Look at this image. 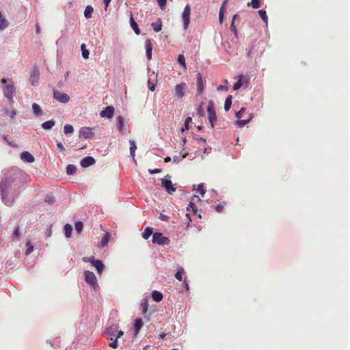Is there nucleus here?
I'll list each match as a JSON object with an SVG mask.
<instances>
[{"instance_id":"nucleus-23","label":"nucleus","mask_w":350,"mask_h":350,"mask_svg":"<svg viewBox=\"0 0 350 350\" xmlns=\"http://www.w3.org/2000/svg\"><path fill=\"white\" fill-rule=\"evenodd\" d=\"M129 144H130V153H131V156L134 159L135 156V150L137 149L136 143H135V142L134 140L131 139V140H129Z\"/></svg>"},{"instance_id":"nucleus-47","label":"nucleus","mask_w":350,"mask_h":350,"mask_svg":"<svg viewBox=\"0 0 350 350\" xmlns=\"http://www.w3.org/2000/svg\"><path fill=\"white\" fill-rule=\"evenodd\" d=\"M96 260L94 257H83V261L85 262H90L93 265V261Z\"/></svg>"},{"instance_id":"nucleus-22","label":"nucleus","mask_w":350,"mask_h":350,"mask_svg":"<svg viewBox=\"0 0 350 350\" xmlns=\"http://www.w3.org/2000/svg\"><path fill=\"white\" fill-rule=\"evenodd\" d=\"M55 124V122L53 120H48L44 122H43L41 124V127L44 130H50L51 129Z\"/></svg>"},{"instance_id":"nucleus-35","label":"nucleus","mask_w":350,"mask_h":350,"mask_svg":"<svg viewBox=\"0 0 350 350\" xmlns=\"http://www.w3.org/2000/svg\"><path fill=\"white\" fill-rule=\"evenodd\" d=\"M77 167L75 165L70 164L66 167V173L68 175H73L76 173Z\"/></svg>"},{"instance_id":"nucleus-43","label":"nucleus","mask_w":350,"mask_h":350,"mask_svg":"<svg viewBox=\"0 0 350 350\" xmlns=\"http://www.w3.org/2000/svg\"><path fill=\"white\" fill-rule=\"evenodd\" d=\"M241 88V75L237 76V81L233 86V90H238Z\"/></svg>"},{"instance_id":"nucleus-39","label":"nucleus","mask_w":350,"mask_h":350,"mask_svg":"<svg viewBox=\"0 0 350 350\" xmlns=\"http://www.w3.org/2000/svg\"><path fill=\"white\" fill-rule=\"evenodd\" d=\"M184 272V270L183 268H180L177 271V272L175 273V278L176 280L179 281H183V273Z\"/></svg>"},{"instance_id":"nucleus-1","label":"nucleus","mask_w":350,"mask_h":350,"mask_svg":"<svg viewBox=\"0 0 350 350\" xmlns=\"http://www.w3.org/2000/svg\"><path fill=\"white\" fill-rule=\"evenodd\" d=\"M23 187L21 174L15 170H8L0 179V195L2 202L12 206Z\"/></svg>"},{"instance_id":"nucleus-57","label":"nucleus","mask_w":350,"mask_h":350,"mask_svg":"<svg viewBox=\"0 0 350 350\" xmlns=\"http://www.w3.org/2000/svg\"><path fill=\"white\" fill-rule=\"evenodd\" d=\"M159 219L162 221H167V219H168V217L163 214H161L159 216Z\"/></svg>"},{"instance_id":"nucleus-52","label":"nucleus","mask_w":350,"mask_h":350,"mask_svg":"<svg viewBox=\"0 0 350 350\" xmlns=\"http://www.w3.org/2000/svg\"><path fill=\"white\" fill-rule=\"evenodd\" d=\"M13 235L15 236L16 237H20L21 233H20V230H19L18 227L15 228V230L14 231V233H13Z\"/></svg>"},{"instance_id":"nucleus-37","label":"nucleus","mask_w":350,"mask_h":350,"mask_svg":"<svg viewBox=\"0 0 350 350\" xmlns=\"http://www.w3.org/2000/svg\"><path fill=\"white\" fill-rule=\"evenodd\" d=\"M64 131L66 135L71 134L74 132V128L70 124H66L64 127Z\"/></svg>"},{"instance_id":"nucleus-4","label":"nucleus","mask_w":350,"mask_h":350,"mask_svg":"<svg viewBox=\"0 0 350 350\" xmlns=\"http://www.w3.org/2000/svg\"><path fill=\"white\" fill-rule=\"evenodd\" d=\"M207 111L208 115V120L212 128L214 127V124L217 121V116L214 108V103L213 100H209L207 106Z\"/></svg>"},{"instance_id":"nucleus-19","label":"nucleus","mask_w":350,"mask_h":350,"mask_svg":"<svg viewBox=\"0 0 350 350\" xmlns=\"http://www.w3.org/2000/svg\"><path fill=\"white\" fill-rule=\"evenodd\" d=\"M93 266L96 268L98 274H101L105 269L104 264L100 260H94Z\"/></svg>"},{"instance_id":"nucleus-20","label":"nucleus","mask_w":350,"mask_h":350,"mask_svg":"<svg viewBox=\"0 0 350 350\" xmlns=\"http://www.w3.org/2000/svg\"><path fill=\"white\" fill-rule=\"evenodd\" d=\"M117 129L122 133H124V119L121 116L116 118Z\"/></svg>"},{"instance_id":"nucleus-54","label":"nucleus","mask_w":350,"mask_h":350,"mask_svg":"<svg viewBox=\"0 0 350 350\" xmlns=\"http://www.w3.org/2000/svg\"><path fill=\"white\" fill-rule=\"evenodd\" d=\"M1 137H2L3 139L5 142H6L7 143H8V144H9V145H10V146H15L14 144H13L12 143L8 141V136H6V135H2Z\"/></svg>"},{"instance_id":"nucleus-61","label":"nucleus","mask_w":350,"mask_h":350,"mask_svg":"<svg viewBox=\"0 0 350 350\" xmlns=\"http://www.w3.org/2000/svg\"><path fill=\"white\" fill-rule=\"evenodd\" d=\"M51 233H52L51 229V228H48L46 232V237H50L51 235Z\"/></svg>"},{"instance_id":"nucleus-7","label":"nucleus","mask_w":350,"mask_h":350,"mask_svg":"<svg viewBox=\"0 0 350 350\" xmlns=\"http://www.w3.org/2000/svg\"><path fill=\"white\" fill-rule=\"evenodd\" d=\"M53 96L58 102L64 104L68 103L70 100V96L66 93L57 90H53Z\"/></svg>"},{"instance_id":"nucleus-64","label":"nucleus","mask_w":350,"mask_h":350,"mask_svg":"<svg viewBox=\"0 0 350 350\" xmlns=\"http://www.w3.org/2000/svg\"><path fill=\"white\" fill-rule=\"evenodd\" d=\"M183 285H184L185 288L187 291H188L189 289V284L185 281H184Z\"/></svg>"},{"instance_id":"nucleus-11","label":"nucleus","mask_w":350,"mask_h":350,"mask_svg":"<svg viewBox=\"0 0 350 350\" xmlns=\"http://www.w3.org/2000/svg\"><path fill=\"white\" fill-rule=\"evenodd\" d=\"M40 76V70L38 66H34L30 74L29 81L32 85H36L38 81Z\"/></svg>"},{"instance_id":"nucleus-13","label":"nucleus","mask_w":350,"mask_h":350,"mask_svg":"<svg viewBox=\"0 0 350 350\" xmlns=\"http://www.w3.org/2000/svg\"><path fill=\"white\" fill-rule=\"evenodd\" d=\"M114 114V108L112 106H107L100 113L102 118H111Z\"/></svg>"},{"instance_id":"nucleus-51","label":"nucleus","mask_w":350,"mask_h":350,"mask_svg":"<svg viewBox=\"0 0 350 350\" xmlns=\"http://www.w3.org/2000/svg\"><path fill=\"white\" fill-rule=\"evenodd\" d=\"M228 88L226 85H220L217 87L218 91H227Z\"/></svg>"},{"instance_id":"nucleus-26","label":"nucleus","mask_w":350,"mask_h":350,"mask_svg":"<svg viewBox=\"0 0 350 350\" xmlns=\"http://www.w3.org/2000/svg\"><path fill=\"white\" fill-rule=\"evenodd\" d=\"M32 111H33V113L36 116H40L42 115V111L41 109V107L37 103H33L32 105Z\"/></svg>"},{"instance_id":"nucleus-2","label":"nucleus","mask_w":350,"mask_h":350,"mask_svg":"<svg viewBox=\"0 0 350 350\" xmlns=\"http://www.w3.org/2000/svg\"><path fill=\"white\" fill-rule=\"evenodd\" d=\"M118 327L117 325H113L109 327L105 332V336L108 340H111V342L109 344V347L113 349H116L118 347V339L123 336L124 332L122 330L118 331Z\"/></svg>"},{"instance_id":"nucleus-41","label":"nucleus","mask_w":350,"mask_h":350,"mask_svg":"<svg viewBox=\"0 0 350 350\" xmlns=\"http://www.w3.org/2000/svg\"><path fill=\"white\" fill-rule=\"evenodd\" d=\"M26 245L27 247V249L26 250L25 255L29 256L33 252V246L31 244V242L29 241H28L26 243Z\"/></svg>"},{"instance_id":"nucleus-38","label":"nucleus","mask_w":350,"mask_h":350,"mask_svg":"<svg viewBox=\"0 0 350 350\" xmlns=\"http://www.w3.org/2000/svg\"><path fill=\"white\" fill-rule=\"evenodd\" d=\"M192 118L191 117H187L185 121V125L184 127L182 128L181 131L182 132H184L185 131L189 130V124L190 122H191Z\"/></svg>"},{"instance_id":"nucleus-9","label":"nucleus","mask_w":350,"mask_h":350,"mask_svg":"<svg viewBox=\"0 0 350 350\" xmlns=\"http://www.w3.org/2000/svg\"><path fill=\"white\" fill-rule=\"evenodd\" d=\"M94 133L92 131V129L89 127H83L79 131V138L91 139L94 137Z\"/></svg>"},{"instance_id":"nucleus-49","label":"nucleus","mask_w":350,"mask_h":350,"mask_svg":"<svg viewBox=\"0 0 350 350\" xmlns=\"http://www.w3.org/2000/svg\"><path fill=\"white\" fill-rule=\"evenodd\" d=\"M224 206L221 204H217L216 206H215V211L217 212V213H221L224 208Z\"/></svg>"},{"instance_id":"nucleus-12","label":"nucleus","mask_w":350,"mask_h":350,"mask_svg":"<svg viewBox=\"0 0 350 350\" xmlns=\"http://www.w3.org/2000/svg\"><path fill=\"white\" fill-rule=\"evenodd\" d=\"M185 89L186 84L185 83L177 84L175 86V96L178 98H183L185 95Z\"/></svg>"},{"instance_id":"nucleus-44","label":"nucleus","mask_w":350,"mask_h":350,"mask_svg":"<svg viewBox=\"0 0 350 350\" xmlns=\"http://www.w3.org/2000/svg\"><path fill=\"white\" fill-rule=\"evenodd\" d=\"M178 62L185 68L186 67L185 59L183 55L180 54L178 55Z\"/></svg>"},{"instance_id":"nucleus-24","label":"nucleus","mask_w":350,"mask_h":350,"mask_svg":"<svg viewBox=\"0 0 350 350\" xmlns=\"http://www.w3.org/2000/svg\"><path fill=\"white\" fill-rule=\"evenodd\" d=\"M140 308L144 314L147 312L148 308V302L147 299L144 298L142 300L140 304Z\"/></svg>"},{"instance_id":"nucleus-48","label":"nucleus","mask_w":350,"mask_h":350,"mask_svg":"<svg viewBox=\"0 0 350 350\" xmlns=\"http://www.w3.org/2000/svg\"><path fill=\"white\" fill-rule=\"evenodd\" d=\"M157 3L160 8L163 9L167 3V0H157Z\"/></svg>"},{"instance_id":"nucleus-36","label":"nucleus","mask_w":350,"mask_h":350,"mask_svg":"<svg viewBox=\"0 0 350 350\" xmlns=\"http://www.w3.org/2000/svg\"><path fill=\"white\" fill-rule=\"evenodd\" d=\"M81 49L82 51V56L84 59H88L89 57V51L86 49V46L85 44H82L81 45Z\"/></svg>"},{"instance_id":"nucleus-28","label":"nucleus","mask_w":350,"mask_h":350,"mask_svg":"<svg viewBox=\"0 0 350 350\" xmlns=\"http://www.w3.org/2000/svg\"><path fill=\"white\" fill-rule=\"evenodd\" d=\"M142 326H143L142 319L141 318H137L135 320V324H134V327H135V334H138V332H139V330H140V329L142 328Z\"/></svg>"},{"instance_id":"nucleus-31","label":"nucleus","mask_w":350,"mask_h":350,"mask_svg":"<svg viewBox=\"0 0 350 350\" xmlns=\"http://www.w3.org/2000/svg\"><path fill=\"white\" fill-rule=\"evenodd\" d=\"M94 11L93 8L91 5H88L85 8L84 16L86 18H90L92 17V12Z\"/></svg>"},{"instance_id":"nucleus-30","label":"nucleus","mask_w":350,"mask_h":350,"mask_svg":"<svg viewBox=\"0 0 350 350\" xmlns=\"http://www.w3.org/2000/svg\"><path fill=\"white\" fill-rule=\"evenodd\" d=\"M152 234H153L152 228L150 227H146L142 233V237L146 240L151 236Z\"/></svg>"},{"instance_id":"nucleus-58","label":"nucleus","mask_w":350,"mask_h":350,"mask_svg":"<svg viewBox=\"0 0 350 350\" xmlns=\"http://www.w3.org/2000/svg\"><path fill=\"white\" fill-rule=\"evenodd\" d=\"M198 113L200 116H203V109L200 106L198 109Z\"/></svg>"},{"instance_id":"nucleus-14","label":"nucleus","mask_w":350,"mask_h":350,"mask_svg":"<svg viewBox=\"0 0 350 350\" xmlns=\"http://www.w3.org/2000/svg\"><path fill=\"white\" fill-rule=\"evenodd\" d=\"M80 163L83 167H88L92 165L95 163V159L92 157L88 156V157H84L81 161Z\"/></svg>"},{"instance_id":"nucleus-15","label":"nucleus","mask_w":350,"mask_h":350,"mask_svg":"<svg viewBox=\"0 0 350 350\" xmlns=\"http://www.w3.org/2000/svg\"><path fill=\"white\" fill-rule=\"evenodd\" d=\"M21 159L24 162L29 163H33L35 160L33 156L27 151H24V152H21Z\"/></svg>"},{"instance_id":"nucleus-32","label":"nucleus","mask_w":350,"mask_h":350,"mask_svg":"<svg viewBox=\"0 0 350 350\" xmlns=\"http://www.w3.org/2000/svg\"><path fill=\"white\" fill-rule=\"evenodd\" d=\"M64 234L66 238L70 237L72 232V227L70 224H66L64 227Z\"/></svg>"},{"instance_id":"nucleus-42","label":"nucleus","mask_w":350,"mask_h":350,"mask_svg":"<svg viewBox=\"0 0 350 350\" xmlns=\"http://www.w3.org/2000/svg\"><path fill=\"white\" fill-rule=\"evenodd\" d=\"M75 227L76 231L78 233H80L83 230V224L81 221H77L75 223Z\"/></svg>"},{"instance_id":"nucleus-10","label":"nucleus","mask_w":350,"mask_h":350,"mask_svg":"<svg viewBox=\"0 0 350 350\" xmlns=\"http://www.w3.org/2000/svg\"><path fill=\"white\" fill-rule=\"evenodd\" d=\"M161 185L169 194H172L176 191V188L174 187L172 182L166 178L161 179Z\"/></svg>"},{"instance_id":"nucleus-3","label":"nucleus","mask_w":350,"mask_h":350,"mask_svg":"<svg viewBox=\"0 0 350 350\" xmlns=\"http://www.w3.org/2000/svg\"><path fill=\"white\" fill-rule=\"evenodd\" d=\"M1 88L3 95L9 101L13 102L14 94L16 92V86L14 81L10 78H3L1 79Z\"/></svg>"},{"instance_id":"nucleus-60","label":"nucleus","mask_w":350,"mask_h":350,"mask_svg":"<svg viewBox=\"0 0 350 350\" xmlns=\"http://www.w3.org/2000/svg\"><path fill=\"white\" fill-rule=\"evenodd\" d=\"M111 1V0H103V3H104V4L105 5V9L107 8V7H108L109 4L110 3Z\"/></svg>"},{"instance_id":"nucleus-62","label":"nucleus","mask_w":350,"mask_h":350,"mask_svg":"<svg viewBox=\"0 0 350 350\" xmlns=\"http://www.w3.org/2000/svg\"><path fill=\"white\" fill-rule=\"evenodd\" d=\"M179 161V157L178 156H174L173 157V161L174 163H178Z\"/></svg>"},{"instance_id":"nucleus-27","label":"nucleus","mask_w":350,"mask_h":350,"mask_svg":"<svg viewBox=\"0 0 350 350\" xmlns=\"http://www.w3.org/2000/svg\"><path fill=\"white\" fill-rule=\"evenodd\" d=\"M151 26L154 31L159 32L162 29V22L160 19H158L157 21L152 23Z\"/></svg>"},{"instance_id":"nucleus-63","label":"nucleus","mask_w":350,"mask_h":350,"mask_svg":"<svg viewBox=\"0 0 350 350\" xmlns=\"http://www.w3.org/2000/svg\"><path fill=\"white\" fill-rule=\"evenodd\" d=\"M36 33L38 34L40 31V28L39 25L36 24Z\"/></svg>"},{"instance_id":"nucleus-40","label":"nucleus","mask_w":350,"mask_h":350,"mask_svg":"<svg viewBox=\"0 0 350 350\" xmlns=\"http://www.w3.org/2000/svg\"><path fill=\"white\" fill-rule=\"evenodd\" d=\"M44 202L49 204H51L55 202V198L53 195L48 194L44 198Z\"/></svg>"},{"instance_id":"nucleus-6","label":"nucleus","mask_w":350,"mask_h":350,"mask_svg":"<svg viewBox=\"0 0 350 350\" xmlns=\"http://www.w3.org/2000/svg\"><path fill=\"white\" fill-rule=\"evenodd\" d=\"M84 277L86 283L92 286L94 288H96V287L98 286L97 279L92 271H85Z\"/></svg>"},{"instance_id":"nucleus-46","label":"nucleus","mask_w":350,"mask_h":350,"mask_svg":"<svg viewBox=\"0 0 350 350\" xmlns=\"http://www.w3.org/2000/svg\"><path fill=\"white\" fill-rule=\"evenodd\" d=\"M197 191L201 194L202 196H203L205 194L206 191L204 189L203 184L198 185Z\"/></svg>"},{"instance_id":"nucleus-34","label":"nucleus","mask_w":350,"mask_h":350,"mask_svg":"<svg viewBox=\"0 0 350 350\" xmlns=\"http://www.w3.org/2000/svg\"><path fill=\"white\" fill-rule=\"evenodd\" d=\"M232 96H228L226 98L225 103H224V109L225 111H228L230 109V107L232 105Z\"/></svg>"},{"instance_id":"nucleus-5","label":"nucleus","mask_w":350,"mask_h":350,"mask_svg":"<svg viewBox=\"0 0 350 350\" xmlns=\"http://www.w3.org/2000/svg\"><path fill=\"white\" fill-rule=\"evenodd\" d=\"M170 239L164 237L161 232H154L152 234V243L159 245H167L170 243Z\"/></svg>"},{"instance_id":"nucleus-21","label":"nucleus","mask_w":350,"mask_h":350,"mask_svg":"<svg viewBox=\"0 0 350 350\" xmlns=\"http://www.w3.org/2000/svg\"><path fill=\"white\" fill-rule=\"evenodd\" d=\"M239 17L237 14H235L233 17L232 22L231 23V25L230 27V30L233 32L234 36L237 39H238V29L235 24V21L237 18Z\"/></svg>"},{"instance_id":"nucleus-45","label":"nucleus","mask_w":350,"mask_h":350,"mask_svg":"<svg viewBox=\"0 0 350 350\" xmlns=\"http://www.w3.org/2000/svg\"><path fill=\"white\" fill-rule=\"evenodd\" d=\"M236 118L237 120L235 124L238 127H241V110L236 112Z\"/></svg>"},{"instance_id":"nucleus-59","label":"nucleus","mask_w":350,"mask_h":350,"mask_svg":"<svg viewBox=\"0 0 350 350\" xmlns=\"http://www.w3.org/2000/svg\"><path fill=\"white\" fill-rule=\"evenodd\" d=\"M223 18H224V14H223V12H222V10L221 9L220 11H219V21H220V23H222Z\"/></svg>"},{"instance_id":"nucleus-25","label":"nucleus","mask_w":350,"mask_h":350,"mask_svg":"<svg viewBox=\"0 0 350 350\" xmlns=\"http://www.w3.org/2000/svg\"><path fill=\"white\" fill-rule=\"evenodd\" d=\"M152 299L157 301V302H159L162 300L163 299V295L161 292L159 291H153L152 292Z\"/></svg>"},{"instance_id":"nucleus-53","label":"nucleus","mask_w":350,"mask_h":350,"mask_svg":"<svg viewBox=\"0 0 350 350\" xmlns=\"http://www.w3.org/2000/svg\"><path fill=\"white\" fill-rule=\"evenodd\" d=\"M148 172L151 174H154L159 173L161 172V170L158 169V168H156V169H154V170H149Z\"/></svg>"},{"instance_id":"nucleus-29","label":"nucleus","mask_w":350,"mask_h":350,"mask_svg":"<svg viewBox=\"0 0 350 350\" xmlns=\"http://www.w3.org/2000/svg\"><path fill=\"white\" fill-rule=\"evenodd\" d=\"M130 22H131V26L132 29H133V31H135V33L136 34L139 35L140 33V30L138 27L137 23L133 19V16H131L130 18Z\"/></svg>"},{"instance_id":"nucleus-17","label":"nucleus","mask_w":350,"mask_h":350,"mask_svg":"<svg viewBox=\"0 0 350 350\" xmlns=\"http://www.w3.org/2000/svg\"><path fill=\"white\" fill-rule=\"evenodd\" d=\"M157 81V76L154 75V73L153 72L152 75L149 76V80L148 82V89L153 92L155 90V81Z\"/></svg>"},{"instance_id":"nucleus-55","label":"nucleus","mask_w":350,"mask_h":350,"mask_svg":"<svg viewBox=\"0 0 350 350\" xmlns=\"http://www.w3.org/2000/svg\"><path fill=\"white\" fill-rule=\"evenodd\" d=\"M189 206L191 207L192 208V211H193V213H196L197 211V208L196 206H195L194 203L192 202H190L189 204Z\"/></svg>"},{"instance_id":"nucleus-56","label":"nucleus","mask_w":350,"mask_h":350,"mask_svg":"<svg viewBox=\"0 0 350 350\" xmlns=\"http://www.w3.org/2000/svg\"><path fill=\"white\" fill-rule=\"evenodd\" d=\"M6 113H7L8 115H9V116H10L11 118H14V117H15V116H16V111H15V110H12V111H10V113H8V110H7Z\"/></svg>"},{"instance_id":"nucleus-8","label":"nucleus","mask_w":350,"mask_h":350,"mask_svg":"<svg viewBox=\"0 0 350 350\" xmlns=\"http://www.w3.org/2000/svg\"><path fill=\"white\" fill-rule=\"evenodd\" d=\"M191 6L187 4L184 8L182 14V20L183 22V28L187 30L190 23Z\"/></svg>"},{"instance_id":"nucleus-50","label":"nucleus","mask_w":350,"mask_h":350,"mask_svg":"<svg viewBox=\"0 0 350 350\" xmlns=\"http://www.w3.org/2000/svg\"><path fill=\"white\" fill-rule=\"evenodd\" d=\"M57 148L62 151V152H64L66 150L64 145L62 144V142H57Z\"/></svg>"},{"instance_id":"nucleus-16","label":"nucleus","mask_w":350,"mask_h":350,"mask_svg":"<svg viewBox=\"0 0 350 350\" xmlns=\"http://www.w3.org/2000/svg\"><path fill=\"white\" fill-rule=\"evenodd\" d=\"M145 48H146L147 59L150 60L152 58V44L150 39H146V40L145 42Z\"/></svg>"},{"instance_id":"nucleus-18","label":"nucleus","mask_w":350,"mask_h":350,"mask_svg":"<svg viewBox=\"0 0 350 350\" xmlns=\"http://www.w3.org/2000/svg\"><path fill=\"white\" fill-rule=\"evenodd\" d=\"M197 90L199 94H200L204 90L203 79L201 74L197 75Z\"/></svg>"},{"instance_id":"nucleus-33","label":"nucleus","mask_w":350,"mask_h":350,"mask_svg":"<svg viewBox=\"0 0 350 350\" xmlns=\"http://www.w3.org/2000/svg\"><path fill=\"white\" fill-rule=\"evenodd\" d=\"M109 237H110V235L108 232L105 234L104 237H103V239L100 243V246L101 247H104L107 245L109 241Z\"/></svg>"}]
</instances>
